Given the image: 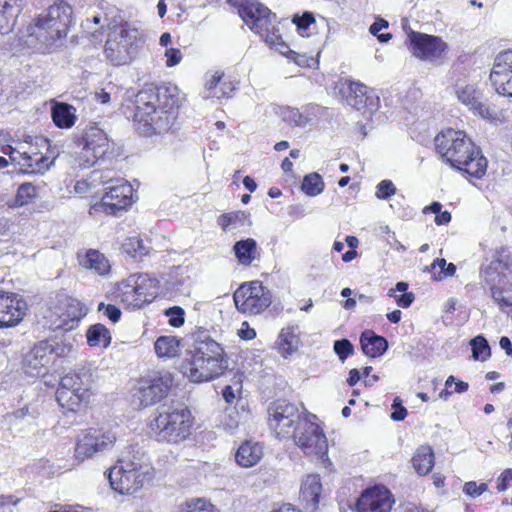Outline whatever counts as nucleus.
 <instances>
[{"instance_id": "obj_1", "label": "nucleus", "mask_w": 512, "mask_h": 512, "mask_svg": "<svg viewBox=\"0 0 512 512\" xmlns=\"http://www.w3.org/2000/svg\"><path fill=\"white\" fill-rule=\"evenodd\" d=\"M170 97L166 88H159L153 84L146 85L135 98V112L133 119L138 130L145 136L165 134L176 125L177 108L175 101L167 100Z\"/></svg>"}, {"instance_id": "obj_2", "label": "nucleus", "mask_w": 512, "mask_h": 512, "mask_svg": "<svg viewBox=\"0 0 512 512\" xmlns=\"http://www.w3.org/2000/svg\"><path fill=\"white\" fill-rule=\"evenodd\" d=\"M71 20V6L55 3L26 28L19 41L31 52L46 53L67 36Z\"/></svg>"}, {"instance_id": "obj_3", "label": "nucleus", "mask_w": 512, "mask_h": 512, "mask_svg": "<svg viewBox=\"0 0 512 512\" xmlns=\"http://www.w3.org/2000/svg\"><path fill=\"white\" fill-rule=\"evenodd\" d=\"M435 147L442 159L470 176L481 178L488 161L463 131L447 129L435 137Z\"/></svg>"}, {"instance_id": "obj_4", "label": "nucleus", "mask_w": 512, "mask_h": 512, "mask_svg": "<svg viewBox=\"0 0 512 512\" xmlns=\"http://www.w3.org/2000/svg\"><path fill=\"white\" fill-rule=\"evenodd\" d=\"M153 476L154 468L149 456L140 451H131L123 455L108 473L112 489L122 495L140 491Z\"/></svg>"}, {"instance_id": "obj_5", "label": "nucleus", "mask_w": 512, "mask_h": 512, "mask_svg": "<svg viewBox=\"0 0 512 512\" xmlns=\"http://www.w3.org/2000/svg\"><path fill=\"white\" fill-rule=\"evenodd\" d=\"M191 353V358L184 365V373L193 382L212 380L227 368L223 348L205 331H199Z\"/></svg>"}, {"instance_id": "obj_6", "label": "nucleus", "mask_w": 512, "mask_h": 512, "mask_svg": "<svg viewBox=\"0 0 512 512\" xmlns=\"http://www.w3.org/2000/svg\"><path fill=\"white\" fill-rule=\"evenodd\" d=\"M193 426L190 410L181 403L164 405L150 421L151 435L157 441L178 443L189 437Z\"/></svg>"}, {"instance_id": "obj_7", "label": "nucleus", "mask_w": 512, "mask_h": 512, "mask_svg": "<svg viewBox=\"0 0 512 512\" xmlns=\"http://www.w3.org/2000/svg\"><path fill=\"white\" fill-rule=\"evenodd\" d=\"M312 418L315 416L304 417L292 438L304 454L321 461L322 465L327 468L331 464L327 456V438L320 426L312 421Z\"/></svg>"}, {"instance_id": "obj_8", "label": "nucleus", "mask_w": 512, "mask_h": 512, "mask_svg": "<svg viewBox=\"0 0 512 512\" xmlns=\"http://www.w3.org/2000/svg\"><path fill=\"white\" fill-rule=\"evenodd\" d=\"M111 173L110 170L94 172V180L106 185V193L98 207L107 214L116 215L132 204L133 187L123 178H112Z\"/></svg>"}, {"instance_id": "obj_9", "label": "nucleus", "mask_w": 512, "mask_h": 512, "mask_svg": "<svg viewBox=\"0 0 512 512\" xmlns=\"http://www.w3.org/2000/svg\"><path fill=\"white\" fill-rule=\"evenodd\" d=\"M91 374L88 371L69 373L62 377L56 391V399L62 407L71 411L79 408L90 397Z\"/></svg>"}, {"instance_id": "obj_10", "label": "nucleus", "mask_w": 512, "mask_h": 512, "mask_svg": "<svg viewBox=\"0 0 512 512\" xmlns=\"http://www.w3.org/2000/svg\"><path fill=\"white\" fill-rule=\"evenodd\" d=\"M239 14L243 21L252 31L265 40L266 43L274 45L278 40L275 34L276 15L257 0H246L240 7Z\"/></svg>"}, {"instance_id": "obj_11", "label": "nucleus", "mask_w": 512, "mask_h": 512, "mask_svg": "<svg viewBox=\"0 0 512 512\" xmlns=\"http://www.w3.org/2000/svg\"><path fill=\"white\" fill-rule=\"evenodd\" d=\"M303 418L297 405L279 400L268 408V424L278 438H292Z\"/></svg>"}, {"instance_id": "obj_12", "label": "nucleus", "mask_w": 512, "mask_h": 512, "mask_svg": "<svg viewBox=\"0 0 512 512\" xmlns=\"http://www.w3.org/2000/svg\"><path fill=\"white\" fill-rule=\"evenodd\" d=\"M233 299L238 311L249 315L262 313L272 302L270 291L260 281L242 284Z\"/></svg>"}, {"instance_id": "obj_13", "label": "nucleus", "mask_w": 512, "mask_h": 512, "mask_svg": "<svg viewBox=\"0 0 512 512\" xmlns=\"http://www.w3.org/2000/svg\"><path fill=\"white\" fill-rule=\"evenodd\" d=\"M141 41L137 29L121 28L120 32L107 39L105 55L113 65L129 63Z\"/></svg>"}, {"instance_id": "obj_14", "label": "nucleus", "mask_w": 512, "mask_h": 512, "mask_svg": "<svg viewBox=\"0 0 512 512\" xmlns=\"http://www.w3.org/2000/svg\"><path fill=\"white\" fill-rule=\"evenodd\" d=\"M63 352V346L57 345L54 347L47 341H40L24 355L22 370L25 375L32 378L45 376L48 373V367L54 355L60 356Z\"/></svg>"}, {"instance_id": "obj_15", "label": "nucleus", "mask_w": 512, "mask_h": 512, "mask_svg": "<svg viewBox=\"0 0 512 512\" xmlns=\"http://www.w3.org/2000/svg\"><path fill=\"white\" fill-rule=\"evenodd\" d=\"M408 49L416 58L431 63L438 62L448 49L439 36L410 31L407 36Z\"/></svg>"}, {"instance_id": "obj_16", "label": "nucleus", "mask_w": 512, "mask_h": 512, "mask_svg": "<svg viewBox=\"0 0 512 512\" xmlns=\"http://www.w3.org/2000/svg\"><path fill=\"white\" fill-rule=\"evenodd\" d=\"M116 439V434L112 430L90 429L78 438L75 457L83 461L95 454L108 451L114 446Z\"/></svg>"}, {"instance_id": "obj_17", "label": "nucleus", "mask_w": 512, "mask_h": 512, "mask_svg": "<svg viewBox=\"0 0 512 512\" xmlns=\"http://www.w3.org/2000/svg\"><path fill=\"white\" fill-rule=\"evenodd\" d=\"M150 287L151 280L147 275H130L118 285V298L128 307L139 309L152 300L153 294L149 293Z\"/></svg>"}, {"instance_id": "obj_18", "label": "nucleus", "mask_w": 512, "mask_h": 512, "mask_svg": "<svg viewBox=\"0 0 512 512\" xmlns=\"http://www.w3.org/2000/svg\"><path fill=\"white\" fill-rule=\"evenodd\" d=\"M173 378L169 372H154L141 379L137 398L143 407L153 406L164 399L172 386Z\"/></svg>"}, {"instance_id": "obj_19", "label": "nucleus", "mask_w": 512, "mask_h": 512, "mask_svg": "<svg viewBox=\"0 0 512 512\" xmlns=\"http://www.w3.org/2000/svg\"><path fill=\"white\" fill-rule=\"evenodd\" d=\"M80 159L85 167L94 165L109 150V139L103 129L96 124L88 125L81 137Z\"/></svg>"}, {"instance_id": "obj_20", "label": "nucleus", "mask_w": 512, "mask_h": 512, "mask_svg": "<svg viewBox=\"0 0 512 512\" xmlns=\"http://www.w3.org/2000/svg\"><path fill=\"white\" fill-rule=\"evenodd\" d=\"M348 105L372 115L379 108V98L367 86L355 81H346L340 89Z\"/></svg>"}, {"instance_id": "obj_21", "label": "nucleus", "mask_w": 512, "mask_h": 512, "mask_svg": "<svg viewBox=\"0 0 512 512\" xmlns=\"http://www.w3.org/2000/svg\"><path fill=\"white\" fill-rule=\"evenodd\" d=\"M455 94L458 100L467 106L473 114L484 119L495 118V110L491 109V107L483 101L481 91L478 90L474 84L465 82L456 83Z\"/></svg>"}, {"instance_id": "obj_22", "label": "nucleus", "mask_w": 512, "mask_h": 512, "mask_svg": "<svg viewBox=\"0 0 512 512\" xmlns=\"http://www.w3.org/2000/svg\"><path fill=\"white\" fill-rule=\"evenodd\" d=\"M394 503L391 492L377 485L362 492L356 502L357 512H390Z\"/></svg>"}, {"instance_id": "obj_23", "label": "nucleus", "mask_w": 512, "mask_h": 512, "mask_svg": "<svg viewBox=\"0 0 512 512\" xmlns=\"http://www.w3.org/2000/svg\"><path fill=\"white\" fill-rule=\"evenodd\" d=\"M490 80L498 94L512 98V50L497 55Z\"/></svg>"}, {"instance_id": "obj_24", "label": "nucleus", "mask_w": 512, "mask_h": 512, "mask_svg": "<svg viewBox=\"0 0 512 512\" xmlns=\"http://www.w3.org/2000/svg\"><path fill=\"white\" fill-rule=\"evenodd\" d=\"M490 80L498 94L512 98V50L497 55Z\"/></svg>"}, {"instance_id": "obj_25", "label": "nucleus", "mask_w": 512, "mask_h": 512, "mask_svg": "<svg viewBox=\"0 0 512 512\" xmlns=\"http://www.w3.org/2000/svg\"><path fill=\"white\" fill-rule=\"evenodd\" d=\"M54 313L58 317V320L54 322L55 327L68 331L73 329L86 315V309L79 300L64 297L55 307Z\"/></svg>"}, {"instance_id": "obj_26", "label": "nucleus", "mask_w": 512, "mask_h": 512, "mask_svg": "<svg viewBox=\"0 0 512 512\" xmlns=\"http://www.w3.org/2000/svg\"><path fill=\"white\" fill-rule=\"evenodd\" d=\"M26 304L15 294L0 293V328L18 324L25 315Z\"/></svg>"}, {"instance_id": "obj_27", "label": "nucleus", "mask_w": 512, "mask_h": 512, "mask_svg": "<svg viewBox=\"0 0 512 512\" xmlns=\"http://www.w3.org/2000/svg\"><path fill=\"white\" fill-rule=\"evenodd\" d=\"M312 107H305L303 111L290 106H280L274 103L267 105L264 109L266 115L279 116L283 122L291 127H305L311 122L310 110Z\"/></svg>"}, {"instance_id": "obj_28", "label": "nucleus", "mask_w": 512, "mask_h": 512, "mask_svg": "<svg viewBox=\"0 0 512 512\" xmlns=\"http://www.w3.org/2000/svg\"><path fill=\"white\" fill-rule=\"evenodd\" d=\"M322 483L318 474H308L302 480L300 487V499L306 509L314 511L320 502Z\"/></svg>"}, {"instance_id": "obj_29", "label": "nucleus", "mask_w": 512, "mask_h": 512, "mask_svg": "<svg viewBox=\"0 0 512 512\" xmlns=\"http://www.w3.org/2000/svg\"><path fill=\"white\" fill-rule=\"evenodd\" d=\"M56 156L49 160L48 156H44L35 149L30 151L23 150L21 152V164L26 167V172L32 174H44L54 164Z\"/></svg>"}, {"instance_id": "obj_30", "label": "nucleus", "mask_w": 512, "mask_h": 512, "mask_svg": "<svg viewBox=\"0 0 512 512\" xmlns=\"http://www.w3.org/2000/svg\"><path fill=\"white\" fill-rule=\"evenodd\" d=\"M263 457V447L256 442L246 441L236 451L235 460L238 465L249 468L256 465Z\"/></svg>"}, {"instance_id": "obj_31", "label": "nucleus", "mask_w": 512, "mask_h": 512, "mask_svg": "<svg viewBox=\"0 0 512 512\" xmlns=\"http://www.w3.org/2000/svg\"><path fill=\"white\" fill-rule=\"evenodd\" d=\"M360 343L363 353L372 358L383 355L388 348L387 340L382 336L376 335L371 330L362 332Z\"/></svg>"}, {"instance_id": "obj_32", "label": "nucleus", "mask_w": 512, "mask_h": 512, "mask_svg": "<svg viewBox=\"0 0 512 512\" xmlns=\"http://www.w3.org/2000/svg\"><path fill=\"white\" fill-rule=\"evenodd\" d=\"M412 464L416 472L420 475H427L434 466V453L429 445H421L416 450Z\"/></svg>"}, {"instance_id": "obj_33", "label": "nucleus", "mask_w": 512, "mask_h": 512, "mask_svg": "<svg viewBox=\"0 0 512 512\" xmlns=\"http://www.w3.org/2000/svg\"><path fill=\"white\" fill-rule=\"evenodd\" d=\"M81 265L101 276L108 274L110 270L109 261L104 254L100 253L98 250L91 249L87 251L85 257L81 260Z\"/></svg>"}, {"instance_id": "obj_34", "label": "nucleus", "mask_w": 512, "mask_h": 512, "mask_svg": "<svg viewBox=\"0 0 512 512\" xmlns=\"http://www.w3.org/2000/svg\"><path fill=\"white\" fill-rule=\"evenodd\" d=\"M52 118L59 128H71L75 123V109L67 103H57L52 108Z\"/></svg>"}, {"instance_id": "obj_35", "label": "nucleus", "mask_w": 512, "mask_h": 512, "mask_svg": "<svg viewBox=\"0 0 512 512\" xmlns=\"http://www.w3.org/2000/svg\"><path fill=\"white\" fill-rule=\"evenodd\" d=\"M233 250L238 261L243 265H250L257 258V243L252 238L237 241Z\"/></svg>"}, {"instance_id": "obj_36", "label": "nucleus", "mask_w": 512, "mask_h": 512, "mask_svg": "<svg viewBox=\"0 0 512 512\" xmlns=\"http://www.w3.org/2000/svg\"><path fill=\"white\" fill-rule=\"evenodd\" d=\"M278 349L281 355L288 356L298 350L300 340L293 327L283 328L278 336Z\"/></svg>"}, {"instance_id": "obj_37", "label": "nucleus", "mask_w": 512, "mask_h": 512, "mask_svg": "<svg viewBox=\"0 0 512 512\" xmlns=\"http://www.w3.org/2000/svg\"><path fill=\"white\" fill-rule=\"evenodd\" d=\"M86 338L89 346L100 348L108 347L112 339L110 331L101 323L90 326Z\"/></svg>"}, {"instance_id": "obj_38", "label": "nucleus", "mask_w": 512, "mask_h": 512, "mask_svg": "<svg viewBox=\"0 0 512 512\" xmlns=\"http://www.w3.org/2000/svg\"><path fill=\"white\" fill-rule=\"evenodd\" d=\"M158 357L173 358L179 355L180 341L174 336H160L154 344Z\"/></svg>"}, {"instance_id": "obj_39", "label": "nucleus", "mask_w": 512, "mask_h": 512, "mask_svg": "<svg viewBox=\"0 0 512 512\" xmlns=\"http://www.w3.org/2000/svg\"><path fill=\"white\" fill-rule=\"evenodd\" d=\"M37 194L36 187L29 182L23 183L19 186L17 194L10 207H22L29 204Z\"/></svg>"}, {"instance_id": "obj_40", "label": "nucleus", "mask_w": 512, "mask_h": 512, "mask_svg": "<svg viewBox=\"0 0 512 512\" xmlns=\"http://www.w3.org/2000/svg\"><path fill=\"white\" fill-rule=\"evenodd\" d=\"M301 188L308 196H317L322 193L324 182L318 173H310L304 177Z\"/></svg>"}, {"instance_id": "obj_41", "label": "nucleus", "mask_w": 512, "mask_h": 512, "mask_svg": "<svg viewBox=\"0 0 512 512\" xmlns=\"http://www.w3.org/2000/svg\"><path fill=\"white\" fill-rule=\"evenodd\" d=\"M472 357L475 360L485 361L491 355V348L488 341L482 335H478L470 341Z\"/></svg>"}, {"instance_id": "obj_42", "label": "nucleus", "mask_w": 512, "mask_h": 512, "mask_svg": "<svg viewBox=\"0 0 512 512\" xmlns=\"http://www.w3.org/2000/svg\"><path fill=\"white\" fill-rule=\"evenodd\" d=\"M292 22L296 25L297 31L302 35H307V31L315 24V17L312 12L306 11L302 15L295 14Z\"/></svg>"}, {"instance_id": "obj_43", "label": "nucleus", "mask_w": 512, "mask_h": 512, "mask_svg": "<svg viewBox=\"0 0 512 512\" xmlns=\"http://www.w3.org/2000/svg\"><path fill=\"white\" fill-rule=\"evenodd\" d=\"M333 350L341 362H344L348 356L354 353V346L348 339L336 340L333 345Z\"/></svg>"}, {"instance_id": "obj_44", "label": "nucleus", "mask_w": 512, "mask_h": 512, "mask_svg": "<svg viewBox=\"0 0 512 512\" xmlns=\"http://www.w3.org/2000/svg\"><path fill=\"white\" fill-rule=\"evenodd\" d=\"M19 11L0 9V33L10 32L15 24V17Z\"/></svg>"}, {"instance_id": "obj_45", "label": "nucleus", "mask_w": 512, "mask_h": 512, "mask_svg": "<svg viewBox=\"0 0 512 512\" xmlns=\"http://www.w3.org/2000/svg\"><path fill=\"white\" fill-rule=\"evenodd\" d=\"M246 219V214L241 211L230 212L222 214L218 218V224L223 230H226L231 225H236L238 222H243Z\"/></svg>"}, {"instance_id": "obj_46", "label": "nucleus", "mask_w": 512, "mask_h": 512, "mask_svg": "<svg viewBox=\"0 0 512 512\" xmlns=\"http://www.w3.org/2000/svg\"><path fill=\"white\" fill-rule=\"evenodd\" d=\"M181 512H218L213 505L207 503L203 499H197L195 501L186 504V507Z\"/></svg>"}, {"instance_id": "obj_47", "label": "nucleus", "mask_w": 512, "mask_h": 512, "mask_svg": "<svg viewBox=\"0 0 512 512\" xmlns=\"http://www.w3.org/2000/svg\"><path fill=\"white\" fill-rule=\"evenodd\" d=\"M388 27V22L385 19L378 18L369 28V32L376 36L380 42H388L392 35L390 33L379 34L382 29Z\"/></svg>"}, {"instance_id": "obj_48", "label": "nucleus", "mask_w": 512, "mask_h": 512, "mask_svg": "<svg viewBox=\"0 0 512 512\" xmlns=\"http://www.w3.org/2000/svg\"><path fill=\"white\" fill-rule=\"evenodd\" d=\"M166 316L169 317V324L173 327H180L184 324V310L179 306H174L166 310Z\"/></svg>"}, {"instance_id": "obj_49", "label": "nucleus", "mask_w": 512, "mask_h": 512, "mask_svg": "<svg viewBox=\"0 0 512 512\" xmlns=\"http://www.w3.org/2000/svg\"><path fill=\"white\" fill-rule=\"evenodd\" d=\"M219 86L221 87V93H218V91H213L211 93H206L205 95H203V97L217 99L229 98L235 89L232 82L221 81Z\"/></svg>"}, {"instance_id": "obj_50", "label": "nucleus", "mask_w": 512, "mask_h": 512, "mask_svg": "<svg viewBox=\"0 0 512 512\" xmlns=\"http://www.w3.org/2000/svg\"><path fill=\"white\" fill-rule=\"evenodd\" d=\"M396 188L390 180H383L377 185L376 196L379 199H387L394 195Z\"/></svg>"}, {"instance_id": "obj_51", "label": "nucleus", "mask_w": 512, "mask_h": 512, "mask_svg": "<svg viewBox=\"0 0 512 512\" xmlns=\"http://www.w3.org/2000/svg\"><path fill=\"white\" fill-rule=\"evenodd\" d=\"M98 311H103V314L113 323L118 322L121 317L120 309L114 305H105L104 303H100L98 305Z\"/></svg>"}, {"instance_id": "obj_52", "label": "nucleus", "mask_w": 512, "mask_h": 512, "mask_svg": "<svg viewBox=\"0 0 512 512\" xmlns=\"http://www.w3.org/2000/svg\"><path fill=\"white\" fill-rule=\"evenodd\" d=\"M2 152L8 155L12 162L21 164V152H23V147L14 148L11 145H6L2 147Z\"/></svg>"}, {"instance_id": "obj_53", "label": "nucleus", "mask_w": 512, "mask_h": 512, "mask_svg": "<svg viewBox=\"0 0 512 512\" xmlns=\"http://www.w3.org/2000/svg\"><path fill=\"white\" fill-rule=\"evenodd\" d=\"M222 76L223 74L222 73H218L216 72L215 74H213L210 79H207L206 80V83H205V93H211L213 91H217V86H219V84L221 83L222 81Z\"/></svg>"}, {"instance_id": "obj_54", "label": "nucleus", "mask_w": 512, "mask_h": 512, "mask_svg": "<svg viewBox=\"0 0 512 512\" xmlns=\"http://www.w3.org/2000/svg\"><path fill=\"white\" fill-rule=\"evenodd\" d=\"M165 56L167 57L166 65L168 67L177 65L182 58L181 51L173 48L166 50Z\"/></svg>"}, {"instance_id": "obj_55", "label": "nucleus", "mask_w": 512, "mask_h": 512, "mask_svg": "<svg viewBox=\"0 0 512 512\" xmlns=\"http://www.w3.org/2000/svg\"><path fill=\"white\" fill-rule=\"evenodd\" d=\"M512 480V469L507 468L505 469L500 476L498 477L497 481V489L500 492H503L507 489V483Z\"/></svg>"}, {"instance_id": "obj_56", "label": "nucleus", "mask_w": 512, "mask_h": 512, "mask_svg": "<svg viewBox=\"0 0 512 512\" xmlns=\"http://www.w3.org/2000/svg\"><path fill=\"white\" fill-rule=\"evenodd\" d=\"M238 335L241 339L252 340L256 337V332L248 326L247 322H244L238 332Z\"/></svg>"}, {"instance_id": "obj_57", "label": "nucleus", "mask_w": 512, "mask_h": 512, "mask_svg": "<svg viewBox=\"0 0 512 512\" xmlns=\"http://www.w3.org/2000/svg\"><path fill=\"white\" fill-rule=\"evenodd\" d=\"M127 245L131 246L134 252H138L141 255L147 253L146 248L143 245V241L137 237L130 238Z\"/></svg>"}, {"instance_id": "obj_58", "label": "nucleus", "mask_w": 512, "mask_h": 512, "mask_svg": "<svg viewBox=\"0 0 512 512\" xmlns=\"http://www.w3.org/2000/svg\"><path fill=\"white\" fill-rule=\"evenodd\" d=\"M414 299L415 295L412 292H409L397 297L396 302L400 307L407 308L413 303Z\"/></svg>"}, {"instance_id": "obj_59", "label": "nucleus", "mask_w": 512, "mask_h": 512, "mask_svg": "<svg viewBox=\"0 0 512 512\" xmlns=\"http://www.w3.org/2000/svg\"><path fill=\"white\" fill-rule=\"evenodd\" d=\"M463 492L469 497L476 498L479 496V492L477 489V483L474 481H470L465 483L463 487Z\"/></svg>"}, {"instance_id": "obj_60", "label": "nucleus", "mask_w": 512, "mask_h": 512, "mask_svg": "<svg viewBox=\"0 0 512 512\" xmlns=\"http://www.w3.org/2000/svg\"><path fill=\"white\" fill-rule=\"evenodd\" d=\"M18 2L19 0H0V9L19 11Z\"/></svg>"}, {"instance_id": "obj_61", "label": "nucleus", "mask_w": 512, "mask_h": 512, "mask_svg": "<svg viewBox=\"0 0 512 512\" xmlns=\"http://www.w3.org/2000/svg\"><path fill=\"white\" fill-rule=\"evenodd\" d=\"M451 221V214L448 211L440 212L435 216V223L437 225L448 224Z\"/></svg>"}, {"instance_id": "obj_62", "label": "nucleus", "mask_w": 512, "mask_h": 512, "mask_svg": "<svg viewBox=\"0 0 512 512\" xmlns=\"http://www.w3.org/2000/svg\"><path fill=\"white\" fill-rule=\"evenodd\" d=\"M360 380V372L358 369L354 368L349 371V377L347 379V383L350 386H354Z\"/></svg>"}, {"instance_id": "obj_63", "label": "nucleus", "mask_w": 512, "mask_h": 512, "mask_svg": "<svg viewBox=\"0 0 512 512\" xmlns=\"http://www.w3.org/2000/svg\"><path fill=\"white\" fill-rule=\"evenodd\" d=\"M222 396L227 403H232L235 399V393L231 386H225L222 391Z\"/></svg>"}, {"instance_id": "obj_64", "label": "nucleus", "mask_w": 512, "mask_h": 512, "mask_svg": "<svg viewBox=\"0 0 512 512\" xmlns=\"http://www.w3.org/2000/svg\"><path fill=\"white\" fill-rule=\"evenodd\" d=\"M406 415L407 410L401 406L400 408L396 409L394 412L391 413V418L394 421H402L405 419Z\"/></svg>"}]
</instances>
